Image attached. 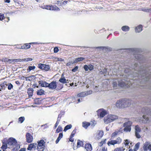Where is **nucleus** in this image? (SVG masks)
Listing matches in <instances>:
<instances>
[{"instance_id":"nucleus-1","label":"nucleus","mask_w":151,"mask_h":151,"mask_svg":"<svg viewBox=\"0 0 151 151\" xmlns=\"http://www.w3.org/2000/svg\"><path fill=\"white\" fill-rule=\"evenodd\" d=\"M120 132V131L118 130L115 131L111 134V138L110 139L107 143V144L108 146L109 147L111 145L114 146L116 144L119 145L122 143V139L120 137H117L115 140L112 139V138H114L117 135L119 134Z\"/></svg>"},{"instance_id":"nucleus-2","label":"nucleus","mask_w":151,"mask_h":151,"mask_svg":"<svg viewBox=\"0 0 151 151\" xmlns=\"http://www.w3.org/2000/svg\"><path fill=\"white\" fill-rule=\"evenodd\" d=\"M131 101L126 99H122L118 101L116 103V106L119 108H124L130 106Z\"/></svg>"},{"instance_id":"nucleus-3","label":"nucleus","mask_w":151,"mask_h":151,"mask_svg":"<svg viewBox=\"0 0 151 151\" xmlns=\"http://www.w3.org/2000/svg\"><path fill=\"white\" fill-rule=\"evenodd\" d=\"M48 88L51 90L56 89L58 91L61 89L63 87V85L56 81H52L48 84Z\"/></svg>"},{"instance_id":"nucleus-4","label":"nucleus","mask_w":151,"mask_h":151,"mask_svg":"<svg viewBox=\"0 0 151 151\" xmlns=\"http://www.w3.org/2000/svg\"><path fill=\"white\" fill-rule=\"evenodd\" d=\"M118 117L115 115L109 114L106 116L104 118V122L106 124H109L117 119Z\"/></svg>"},{"instance_id":"nucleus-5","label":"nucleus","mask_w":151,"mask_h":151,"mask_svg":"<svg viewBox=\"0 0 151 151\" xmlns=\"http://www.w3.org/2000/svg\"><path fill=\"white\" fill-rule=\"evenodd\" d=\"M37 150L38 151H43L45 147V142L42 139L37 141Z\"/></svg>"},{"instance_id":"nucleus-6","label":"nucleus","mask_w":151,"mask_h":151,"mask_svg":"<svg viewBox=\"0 0 151 151\" xmlns=\"http://www.w3.org/2000/svg\"><path fill=\"white\" fill-rule=\"evenodd\" d=\"M132 124V122L130 121L124 123L123 124L124 127H125L124 129V131L126 132H130L131 129Z\"/></svg>"},{"instance_id":"nucleus-7","label":"nucleus","mask_w":151,"mask_h":151,"mask_svg":"<svg viewBox=\"0 0 151 151\" xmlns=\"http://www.w3.org/2000/svg\"><path fill=\"white\" fill-rule=\"evenodd\" d=\"M38 67L42 70L46 71H48L50 68L49 65L42 63L39 64L38 65Z\"/></svg>"},{"instance_id":"nucleus-8","label":"nucleus","mask_w":151,"mask_h":151,"mask_svg":"<svg viewBox=\"0 0 151 151\" xmlns=\"http://www.w3.org/2000/svg\"><path fill=\"white\" fill-rule=\"evenodd\" d=\"M44 8L47 10L55 11H58L60 10L59 8L57 6H53L52 5H46L45 6Z\"/></svg>"},{"instance_id":"nucleus-9","label":"nucleus","mask_w":151,"mask_h":151,"mask_svg":"<svg viewBox=\"0 0 151 151\" xmlns=\"http://www.w3.org/2000/svg\"><path fill=\"white\" fill-rule=\"evenodd\" d=\"M107 114L106 111L103 109H100L97 111V115L100 117H104Z\"/></svg>"},{"instance_id":"nucleus-10","label":"nucleus","mask_w":151,"mask_h":151,"mask_svg":"<svg viewBox=\"0 0 151 151\" xmlns=\"http://www.w3.org/2000/svg\"><path fill=\"white\" fill-rule=\"evenodd\" d=\"M92 92V91L91 90L87 91L82 92L78 94L77 96L78 97H83L88 95L91 94Z\"/></svg>"},{"instance_id":"nucleus-11","label":"nucleus","mask_w":151,"mask_h":151,"mask_svg":"<svg viewBox=\"0 0 151 151\" xmlns=\"http://www.w3.org/2000/svg\"><path fill=\"white\" fill-rule=\"evenodd\" d=\"M17 59H10L4 57L0 59V61L5 63H10L12 62H17Z\"/></svg>"},{"instance_id":"nucleus-12","label":"nucleus","mask_w":151,"mask_h":151,"mask_svg":"<svg viewBox=\"0 0 151 151\" xmlns=\"http://www.w3.org/2000/svg\"><path fill=\"white\" fill-rule=\"evenodd\" d=\"M143 148L145 151H147L148 150L151 151V144L148 142H146L144 144Z\"/></svg>"},{"instance_id":"nucleus-13","label":"nucleus","mask_w":151,"mask_h":151,"mask_svg":"<svg viewBox=\"0 0 151 151\" xmlns=\"http://www.w3.org/2000/svg\"><path fill=\"white\" fill-rule=\"evenodd\" d=\"M135 135L137 138H139L141 137V136L139 134V133L141 131V129L139 126L137 125L135 127Z\"/></svg>"},{"instance_id":"nucleus-14","label":"nucleus","mask_w":151,"mask_h":151,"mask_svg":"<svg viewBox=\"0 0 151 151\" xmlns=\"http://www.w3.org/2000/svg\"><path fill=\"white\" fill-rule=\"evenodd\" d=\"M26 142L28 143L32 142L33 140L32 136L29 133H27L26 135Z\"/></svg>"},{"instance_id":"nucleus-15","label":"nucleus","mask_w":151,"mask_h":151,"mask_svg":"<svg viewBox=\"0 0 151 151\" xmlns=\"http://www.w3.org/2000/svg\"><path fill=\"white\" fill-rule=\"evenodd\" d=\"M17 142L16 140L13 138H10L8 142V144L10 145H12L14 146L16 145Z\"/></svg>"},{"instance_id":"nucleus-16","label":"nucleus","mask_w":151,"mask_h":151,"mask_svg":"<svg viewBox=\"0 0 151 151\" xmlns=\"http://www.w3.org/2000/svg\"><path fill=\"white\" fill-rule=\"evenodd\" d=\"M129 82H127V83H126L123 81H121L119 83L118 85L120 87L124 88H129L130 87V85H128Z\"/></svg>"},{"instance_id":"nucleus-17","label":"nucleus","mask_w":151,"mask_h":151,"mask_svg":"<svg viewBox=\"0 0 151 151\" xmlns=\"http://www.w3.org/2000/svg\"><path fill=\"white\" fill-rule=\"evenodd\" d=\"M33 43H25L23 45L19 46L18 48L19 49H27L29 48L30 47V45Z\"/></svg>"},{"instance_id":"nucleus-18","label":"nucleus","mask_w":151,"mask_h":151,"mask_svg":"<svg viewBox=\"0 0 151 151\" xmlns=\"http://www.w3.org/2000/svg\"><path fill=\"white\" fill-rule=\"evenodd\" d=\"M104 132L103 131H99L96 133V137L97 139H100L104 135Z\"/></svg>"},{"instance_id":"nucleus-19","label":"nucleus","mask_w":151,"mask_h":151,"mask_svg":"<svg viewBox=\"0 0 151 151\" xmlns=\"http://www.w3.org/2000/svg\"><path fill=\"white\" fill-rule=\"evenodd\" d=\"M39 84L41 86L45 87H48L49 83L43 81H39Z\"/></svg>"},{"instance_id":"nucleus-20","label":"nucleus","mask_w":151,"mask_h":151,"mask_svg":"<svg viewBox=\"0 0 151 151\" xmlns=\"http://www.w3.org/2000/svg\"><path fill=\"white\" fill-rule=\"evenodd\" d=\"M37 144L35 143H31L29 145L27 149L28 150L31 151L33 149L35 148L37 146Z\"/></svg>"},{"instance_id":"nucleus-21","label":"nucleus","mask_w":151,"mask_h":151,"mask_svg":"<svg viewBox=\"0 0 151 151\" xmlns=\"http://www.w3.org/2000/svg\"><path fill=\"white\" fill-rule=\"evenodd\" d=\"M135 31L136 32H139L142 30V26L139 25L135 28Z\"/></svg>"},{"instance_id":"nucleus-22","label":"nucleus","mask_w":151,"mask_h":151,"mask_svg":"<svg viewBox=\"0 0 151 151\" xmlns=\"http://www.w3.org/2000/svg\"><path fill=\"white\" fill-rule=\"evenodd\" d=\"M85 149L87 151H91L92 150L91 145L90 144L87 143L85 145Z\"/></svg>"},{"instance_id":"nucleus-23","label":"nucleus","mask_w":151,"mask_h":151,"mask_svg":"<svg viewBox=\"0 0 151 151\" xmlns=\"http://www.w3.org/2000/svg\"><path fill=\"white\" fill-rule=\"evenodd\" d=\"M7 85L5 81H4L0 84V91L4 89L5 87L7 86Z\"/></svg>"},{"instance_id":"nucleus-24","label":"nucleus","mask_w":151,"mask_h":151,"mask_svg":"<svg viewBox=\"0 0 151 151\" xmlns=\"http://www.w3.org/2000/svg\"><path fill=\"white\" fill-rule=\"evenodd\" d=\"M33 89L32 88H29L27 90V93L29 97H31L32 96L33 92Z\"/></svg>"},{"instance_id":"nucleus-25","label":"nucleus","mask_w":151,"mask_h":151,"mask_svg":"<svg viewBox=\"0 0 151 151\" xmlns=\"http://www.w3.org/2000/svg\"><path fill=\"white\" fill-rule=\"evenodd\" d=\"M107 141L106 139H103L98 143L99 146L100 147H102L106 143Z\"/></svg>"},{"instance_id":"nucleus-26","label":"nucleus","mask_w":151,"mask_h":151,"mask_svg":"<svg viewBox=\"0 0 151 151\" xmlns=\"http://www.w3.org/2000/svg\"><path fill=\"white\" fill-rule=\"evenodd\" d=\"M83 141L80 140L79 139L78 140L76 146L77 148L83 146Z\"/></svg>"},{"instance_id":"nucleus-27","label":"nucleus","mask_w":151,"mask_h":151,"mask_svg":"<svg viewBox=\"0 0 151 151\" xmlns=\"http://www.w3.org/2000/svg\"><path fill=\"white\" fill-rule=\"evenodd\" d=\"M90 124L91 123L88 122H83L82 123V126L85 129H87Z\"/></svg>"},{"instance_id":"nucleus-28","label":"nucleus","mask_w":151,"mask_h":151,"mask_svg":"<svg viewBox=\"0 0 151 151\" xmlns=\"http://www.w3.org/2000/svg\"><path fill=\"white\" fill-rule=\"evenodd\" d=\"M125 148L123 147H120L115 148L112 151H124Z\"/></svg>"},{"instance_id":"nucleus-29","label":"nucleus","mask_w":151,"mask_h":151,"mask_svg":"<svg viewBox=\"0 0 151 151\" xmlns=\"http://www.w3.org/2000/svg\"><path fill=\"white\" fill-rule=\"evenodd\" d=\"M121 29L123 31L127 32L129 30L130 28L128 26H124L122 27Z\"/></svg>"},{"instance_id":"nucleus-30","label":"nucleus","mask_w":151,"mask_h":151,"mask_svg":"<svg viewBox=\"0 0 151 151\" xmlns=\"http://www.w3.org/2000/svg\"><path fill=\"white\" fill-rule=\"evenodd\" d=\"M63 137V134L62 133H60L59 134L58 137L57 139L55 141V142L56 144L58 143L60 140Z\"/></svg>"},{"instance_id":"nucleus-31","label":"nucleus","mask_w":151,"mask_h":151,"mask_svg":"<svg viewBox=\"0 0 151 151\" xmlns=\"http://www.w3.org/2000/svg\"><path fill=\"white\" fill-rule=\"evenodd\" d=\"M84 59V58L83 57H80L76 58L74 61V63H77L78 62L83 61Z\"/></svg>"},{"instance_id":"nucleus-32","label":"nucleus","mask_w":151,"mask_h":151,"mask_svg":"<svg viewBox=\"0 0 151 151\" xmlns=\"http://www.w3.org/2000/svg\"><path fill=\"white\" fill-rule=\"evenodd\" d=\"M72 127V125L71 124H69L66 125L64 128L63 131L65 132L68 130L71 129Z\"/></svg>"},{"instance_id":"nucleus-33","label":"nucleus","mask_w":151,"mask_h":151,"mask_svg":"<svg viewBox=\"0 0 151 151\" xmlns=\"http://www.w3.org/2000/svg\"><path fill=\"white\" fill-rule=\"evenodd\" d=\"M61 118H58L57 121L55 124L54 127V129H55L58 126V125L59 122L60 121Z\"/></svg>"},{"instance_id":"nucleus-34","label":"nucleus","mask_w":151,"mask_h":151,"mask_svg":"<svg viewBox=\"0 0 151 151\" xmlns=\"http://www.w3.org/2000/svg\"><path fill=\"white\" fill-rule=\"evenodd\" d=\"M44 91L42 89H41L37 91V94L38 95H42L44 94Z\"/></svg>"},{"instance_id":"nucleus-35","label":"nucleus","mask_w":151,"mask_h":151,"mask_svg":"<svg viewBox=\"0 0 151 151\" xmlns=\"http://www.w3.org/2000/svg\"><path fill=\"white\" fill-rule=\"evenodd\" d=\"M35 68V66H29L28 67V68L27 69V72H29L31 70H33Z\"/></svg>"},{"instance_id":"nucleus-36","label":"nucleus","mask_w":151,"mask_h":151,"mask_svg":"<svg viewBox=\"0 0 151 151\" xmlns=\"http://www.w3.org/2000/svg\"><path fill=\"white\" fill-rule=\"evenodd\" d=\"M59 81L63 83H67V80L64 77L60 78L59 80Z\"/></svg>"},{"instance_id":"nucleus-37","label":"nucleus","mask_w":151,"mask_h":151,"mask_svg":"<svg viewBox=\"0 0 151 151\" xmlns=\"http://www.w3.org/2000/svg\"><path fill=\"white\" fill-rule=\"evenodd\" d=\"M62 130L63 129L62 127L60 125H59L55 133H58L62 131Z\"/></svg>"},{"instance_id":"nucleus-38","label":"nucleus","mask_w":151,"mask_h":151,"mask_svg":"<svg viewBox=\"0 0 151 151\" xmlns=\"http://www.w3.org/2000/svg\"><path fill=\"white\" fill-rule=\"evenodd\" d=\"M139 144L140 143L139 142L137 143L136 144L134 147V151H136V150L139 149Z\"/></svg>"},{"instance_id":"nucleus-39","label":"nucleus","mask_w":151,"mask_h":151,"mask_svg":"<svg viewBox=\"0 0 151 151\" xmlns=\"http://www.w3.org/2000/svg\"><path fill=\"white\" fill-rule=\"evenodd\" d=\"M130 143L128 139L124 140V143L125 145V146H127L129 145V144Z\"/></svg>"},{"instance_id":"nucleus-40","label":"nucleus","mask_w":151,"mask_h":151,"mask_svg":"<svg viewBox=\"0 0 151 151\" xmlns=\"http://www.w3.org/2000/svg\"><path fill=\"white\" fill-rule=\"evenodd\" d=\"M141 10H142V11L145 12H151V9H144V8H142V9Z\"/></svg>"},{"instance_id":"nucleus-41","label":"nucleus","mask_w":151,"mask_h":151,"mask_svg":"<svg viewBox=\"0 0 151 151\" xmlns=\"http://www.w3.org/2000/svg\"><path fill=\"white\" fill-rule=\"evenodd\" d=\"M147 115H143V117L144 119H145V121L144 122V123H147L149 119L148 118V117L147 116Z\"/></svg>"},{"instance_id":"nucleus-42","label":"nucleus","mask_w":151,"mask_h":151,"mask_svg":"<svg viewBox=\"0 0 151 151\" xmlns=\"http://www.w3.org/2000/svg\"><path fill=\"white\" fill-rule=\"evenodd\" d=\"M76 130H77L76 129V128H75L73 130L70 136H71V137H74L75 134L76 133Z\"/></svg>"},{"instance_id":"nucleus-43","label":"nucleus","mask_w":151,"mask_h":151,"mask_svg":"<svg viewBox=\"0 0 151 151\" xmlns=\"http://www.w3.org/2000/svg\"><path fill=\"white\" fill-rule=\"evenodd\" d=\"M19 122H20V123H22L25 119L24 117H21L19 118Z\"/></svg>"},{"instance_id":"nucleus-44","label":"nucleus","mask_w":151,"mask_h":151,"mask_svg":"<svg viewBox=\"0 0 151 151\" xmlns=\"http://www.w3.org/2000/svg\"><path fill=\"white\" fill-rule=\"evenodd\" d=\"M5 18L4 14L0 13V21H2Z\"/></svg>"},{"instance_id":"nucleus-45","label":"nucleus","mask_w":151,"mask_h":151,"mask_svg":"<svg viewBox=\"0 0 151 151\" xmlns=\"http://www.w3.org/2000/svg\"><path fill=\"white\" fill-rule=\"evenodd\" d=\"M4 144H3L2 146L1 147V148L3 150H6L7 148V145L6 144H5L4 143H3Z\"/></svg>"},{"instance_id":"nucleus-46","label":"nucleus","mask_w":151,"mask_h":151,"mask_svg":"<svg viewBox=\"0 0 151 151\" xmlns=\"http://www.w3.org/2000/svg\"><path fill=\"white\" fill-rule=\"evenodd\" d=\"M13 85L10 83H9L8 85V89L9 90H10L13 88Z\"/></svg>"},{"instance_id":"nucleus-47","label":"nucleus","mask_w":151,"mask_h":151,"mask_svg":"<svg viewBox=\"0 0 151 151\" xmlns=\"http://www.w3.org/2000/svg\"><path fill=\"white\" fill-rule=\"evenodd\" d=\"M113 87L114 88H116L117 86V83L116 82H113Z\"/></svg>"},{"instance_id":"nucleus-48","label":"nucleus","mask_w":151,"mask_h":151,"mask_svg":"<svg viewBox=\"0 0 151 151\" xmlns=\"http://www.w3.org/2000/svg\"><path fill=\"white\" fill-rule=\"evenodd\" d=\"M108 149L106 147V146H103V147L101 150V151H107Z\"/></svg>"},{"instance_id":"nucleus-49","label":"nucleus","mask_w":151,"mask_h":151,"mask_svg":"<svg viewBox=\"0 0 151 151\" xmlns=\"http://www.w3.org/2000/svg\"><path fill=\"white\" fill-rule=\"evenodd\" d=\"M59 51L58 47H55L54 49V53H57Z\"/></svg>"},{"instance_id":"nucleus-50","label":"nucleus","mask_w":151,"mask_h":151,"mask_svg":"<svg viewBox=\"0 0 151 151\" xmlns=\"http://www.w3.org/2000/svg\"><path fill=\"white\" fill-rule=\"evenodd\" d=\"M84 68L86 71H88L89 70L88 66L85 65H84Z\"/></svg>"},{"instance_id":"nucleus-51","label":"nucleus","mask_w":151,"mask_h":151,"mask_svg":"<svg viewBox=\"0 0 151 151\" xmlns=\"http://www.w3.org/2000/svg\"><path fill=\"white\" fill-rule=\"evenodd\" d=\"M78 69V66H76L75 67V68L72 70V71L73 72H75Z\"/></svg>"},{"instance_id":"nucleus-52","label":"nucleus","mask_w":151,"mask_h":151,"mask_svg":"<svg viewBox=\"0 0 151 151\" xmlns=\"http://www.w3.org/2000/svg\"><path fill=\"white\" fill-rule=\"evenodd\" d=\"M89 70H92L93 69V66L92 65L90 64L88 65Z\"/></svg>"},{"instance_id":"nucleus-53","label":"nucleus","mask_w":151,"mask_h":151,"mask_svg":"<svg viewBox=\"0 0 151 151\" xmlns=\"http://www.w3.org/2000/svg\"><path fill=\"white\" fill-rule=\"evenodd\" d=\"M75 63H74V61L73 62H70L68 63H66V65L68 66H69L70 65H71L72 64Z\"/></svg>"},{"instance_id":"nucleus-54","label":"nucleus","mask_w":151,"mask_h":151,"mask_svg":"<svg viewBox=\"0 0 151 151\" xmlns=\"http://www.w3.org/2000/svg\"><path fill=\"white\" fill-rule=\"evenodd\" d=\"M97 49H106V48L105 47H96Z\"/></svg>"},{"instance_id":"nucleus-55","label":"nucleus","mask_w":151,"mask_h":151,"mask_svg":"<svg viewBox=\"0 0 151 151\" xmlns=\"http://www.w3.org/2000/svg\"><path fill=\"white\" fill-rule=\"evenodd\" d=\"M73 137H71L70 136V138L69 139V140L71 142H73L74 141V139L73 138Z\"/></svg>"},{"instance_id":"nucleus-56","label":"nucleus","mask_w":151,"mask_h":151,"mask_svg":"<svg viewBox=\"0 0 151 151\" xmlns=\"http://www.w3.org/2000/svg\"><path fill=\"white\" fill-rule=\"evenodd\" d=\"M26 61H31L32 60V59L31 58H28L25 59Z\"/></svg>"},{"instance_id":"nucleus-57","label":"nucleus","mask_w":151,"mask_h":151,"mask_svg":"<svg viewBox=\"0 0 151 151\" xmlns=\"http://www.w3.org/2000/svg\"><path fill=\"white\" fill-rule=\"evenodd\" d=\"M57 60L60 61H63L64 60L61 58H57Z\"/></svg>"},{"instance_id":"nucleus-58","label":"nucleus","mask_w":151,"mask_h":151,"mask_svg":"<svg viewBox=\"0 0 151 151\" xmlns=\"http://www.w3.org/2000/svg\"><path fill=\"white\" fill-rule=\"evenodd\" d=\"M68 2L67 1H64L62 3V4L65 5Z\"/></svg>"},{"instance_id":"nucleus-59","label":"nucleus","mask_w":151,"mask_h":151,"mask_svg":"<svg viewBox=\"0 0 151 151\" xmlns=\"http://www.w3.org/2000/svg\"><path fill=\"white\" fill-rule=\"evenodd\" d=\"M129 69H126L124 70V72L126 73H127L128 72H129Z\"/></svg>"},{"instance_id":"nucleus-60","label":"nucleus","mask_w":151,"mask_h":151,"mask_svg":"<svg viewBox=\"0 0 151 151\" xmlns=\"http://www.w3.org/2000/svg\"><path fill=\"white\" fill-rule=\"evenodd\" d=\"M15 83L18 85H20V82L18 81H16Z\"/></svg>"},{"instance_id":"nucleus-61","label":"nucleus","mask_w":151,"mask_h":151,"mask_svg":"<svg viewBox=\"0 0 151 151\" xmlns=\"http://www.w3.org/2000/svg\"><path fill=\"white\" fill-rule=\"evenodd\" d=\"M140 56V55H135V58L138 60L139 59V58H137V57H139Z\"/></svg>"},{"instance_id":"nucleus-62","label":"nucleus","mask_w":151,"mask_h":151,"mask_svg":"<svg viewBox=\"0 0 151 151\" xmlns=\"http://www.w3.org/2000/svg\"><path fill=\"white\" fill-rule=\"evenodd\" d=\"M56 2L55 3V4L57 5H59L60 3V1L58 0L56 1Z\"/></svg>"},{"instance_id":"nucleus-63","label":"nucleus","mask_w":151,"mask_h":151,"mask_svg":"<svg viewBox=\"0 0 151 151\" xmlns=\"http://www.w3.org/2000/svg\"><path fill=\"white\" fill-rule=\"evenodd\" d=\"M19 151H25V149L24 148H22L20 149Z\"/></svg>"},{"instance_id":"nucleus-64","label":"nucleus","mask_w":151,"mask_h":151,"mask_svg":"<svg viewBox=\"0 0 151 151\" xmlns=\"http://www.w3.org/2000/svg\"><path fill=\"white\" fill-rule=\"evenodd\" d=\"M4 1L6 3H9L10 2V0H5Z\"/></svg>"}]
</instances>
